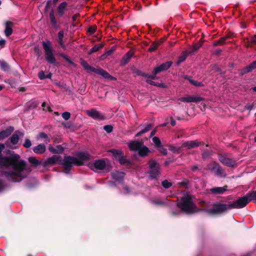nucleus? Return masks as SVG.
Listing matches in <instances>:
<instances>
[{"label": "nucleus", "mask_w": 256, "mask_h": 256, "mask_svg": "<svg viewBox=\"0 0 256 256\" xmlns=\"http://www.w3.org/2000/svg\"><path fill=\"white\" fill-rule=\"evenodd\" d=\"M106 161L108 160L104 159H100L94 160L92 162L88 164V167L93 171L97 172L98 170H103L106 166Z\"/></svg>", "instance_id": "obj_8"}, {"label": "nucleus", "mask_w": 256, "mask_h": 256, "mask_svg": "<svg viewBox=\"0 0 256 256\" xmlns=\"http://www.w3.org/2000/svg\"><path fill=\"white\" fill-rule=\"evenodd\" d=\"M50 4V2L49 0L47 2H46V8H48V7L49 6Z\"/></svg>", "instance_id": "obj_63"}, {"label": "nucleus", "mask_w": 256, "mask_h": 256, "mask_svg": "<svg viewBox=\"0 0 256 256\" xmlns=\"http://www.w3.org/2000/svg\"><path fill=\"white\" fill-rule=\"evenodd\" d=\"M256 68V60L252 62L248 66L246 67L244 69V72H250L252 70H254Z\"/></svg>", "instance_id": "obj_33"}, {"label": "nucleus", "mask_w": 256, "mask_h": 256, "mask_svg": "<svg viewBox=\"0 0 256 256\" xmlns=\"http://www.w3.org/2000/svg\"><path fill=\"white\" fill-rule=\"evenodd\" d=\"M64 148L61 146H58L56 148H50V150L54 153L61 154L64 152Z\"/></svg>", "instance_id": "obj_34"}, {"label": "nucleus", "mask_w": 256, "mask_h": 256, "mask_svg": "<svg viewBox=\"0 0 256 256\" xmlns=\"http://www.w3.org/2000/svg\"><path fill=\"white\" fill-rule=\"evenodd\" d=\"M60 156L56 155H54L46 159L44 162V166L47 165H54L58 162L60 160Z\"/></svg>", "instance_id": "obj_16"}, {"label": "nucleus", "mask_w": 256, "mask_h": 256, "mask_svg": "<svg viewBox=\"0 0 256 256\" xmlns=\"http://www.w3.org/2000/svg\"><path fill=\"white\" fill-rule=\"evenodd\" d=\"M172 64V62L171 61L166 62L156 67L152 72V75L150 76L152 79H156V75L162 72L168 70Z\"/></svg>", "instance_id": "obj_9"}, {"label": "nucleus", "mask_w": 256, "mask_h": 256, "mask_svg": "<svg viewBox=\"0 0 256 256\" xmlns=\"http://www.w3.org/2000/svg\"><path fill=\"white\" fill-rule=\"evenodd\" d=\"M150 76H148V79L146 80L148 84H149L151 85H153V86H157L161 87V88H166V85L163 83H158V82H154L153 80H152V79L150 77Z\"/></svg>", "instance_id": "obj_24"}, {"label": "nucleus", "mask_w": 256, "mask_h": 256, "mask_svg": "<svg viewBox=\"0 0 256 256\" xmlns=\"http://www.w3.org/2000/svg\"><path fill=\"white\" fill-rule=\"evenodd\" d=\"M104 44L102 43L96 44L90 49V50L88 52V54H90L92 53L98 51L100 48H102Z\"/></svg>", "instance_id": "obj_31"}, {"label": "nucleus", "mask_w": 256, "mask_h": 256, "mask_svg": "<svg viewBox=\"0 0 256 256\" xmlns=\"http://www.w3.org/2000/svg\"><path fill=\"white\" fill-rule=\"evenodd\" d=\"M23 146L26 148H29L32 146V142L29 139L26 138V139L24 142L23 144Z\"/></svg>", "instance_id": "obj_41"}, {"label": "nucleus", "mask_w": 256, "mask_h": 256, "mask_svg": "<svg viewBox=\"0 0 256 256\" xmlns=\"http://www.w3.org/2000/svg\"><path fill=\"white\" fill-rule=\"evenodd\" d=\"M42 107L44 108H46V103L45 102H43L42 104Z\"/></svg>", "instance_id": "obj_64"}, {"label": "nucleus", "mask_w": 256, "mask_h": 256, "mask_svg": "<svg viewBox=\"0 0 256 256\" xmlns=\"http://www.w3.org/2000/svg\"><path fill=\"white\" fill-rule=\"evenodd\" d=\"M0 66L1 69L7 71L10 69L8 64L4 61H0Z\"/></svg>", "instance_id": "obj_36"}, {"label": "nucleus", "mask_w": 256, "mask_h": 256, "mask_svg": "<svg viewBox=\"0 0 256 256\" xmlns=\"http://www.w3.org/2000/svg\"><path fill=\"white\" fill-rule=\"evenodd\" d=\"M184 78L188 80L190 82V83L193 84L194 86H202V84L201 82H199L198 81L192 79L190 76H184Z\"/></svg>", "instance_id": "obj_28"}, {"label": "nucleus", "mask_w": 256, "mask_h": 256, "mask_svg": "<svg viewBox=\"0 0 256 256\" xmlns=\"http://www.w3.org/2000/svg\"><path fill=\"white\" fill-rule=\"evenodd\" d=\"M28 161L30 163L34 166H37L40 164V162L34 157H30L28 158Z\"/></svg>", "instance_id": "obj_39"}, {"label": "nucleus", "mask_w": 256, "mask_h": 256, "mask_svg": "<svg viewBox=\"0 0 256 256\" xmlns=\"http://www.w3.org/2000/svg\"><path fill=\"white\" fill-rule=\"evenodd\" d=\"M48 136L44 132H41L39 134V138H47Z\"/></svg>", "instance_id": "obj_51"}, {"label": "nucleus", "mask_w": 256, "mask_h": 256, "mask_svg": "<svg viewBox=\"0 0 256 256\" xmlns=\"http://www.w3.org/2000/svg\"><path fill=\"white\" fill-rule=\"evenodd\" d=\"M252 196L256 198V192H254L252 194Z\"/></svg>", "instance_id": "obj_62"}, {"label": "nucleus", "mask_w": 256, "mask_h": 256, "mask_svg": "<svg viewBox=\"0 0 256 256\" xmlns=\"http://www.w3.org/2000/svg\"><path fill=\"white\" fill-rule=\"evenodd\" d=\"M104 129L108 133L112 132L113 128L110 125H106L104 126Z\"/></svg>", "instance_id": "obj_44"}, {"label": "nucleus", "mask_w": 256, "mask_h": 256, "mask_svg": "<svg viewBox=\"0 0 256 256\" xmlns=\"http://www.w3.org/2000/svg\"><path fill=\"white\" fill-rule=\"evenodd\" d=\"M202 46V44H195L192 48V50H191V52H196Z\"/></svg>", "instance_id": "obj_45"}, {"label": "nucleus", "mask_w": 256, "mask_h": 256, "mask_svg": "<svg viewBox=\"0 0 256 256\" xmlns=\"http://www.w3.org/2000/svg\"><path fill=\"white\" fill-rule=\"evenodd\" d=\"M70 116V114L68 112H64L62 114V117L65 120H68Z\"/></svg>", "instance_id": "obj_43"}, {"label": "nucleus", "mask_w": 256, "mask_h": 256, "mask_svg": "<svg viewBox=\"0 0 256 256\" xmlns=\"http://www.w3.org/2000/svg\"><path fill=\"white\" fill-rule=\"evenodd\" d=\"M248 198L244 196L239 198L236 200L232 204H229V208H240L244 207L248 203Z\"/></svg>", "instance_id": "obj_10"}, {"label": "nucleus", "mask_w": 256, "mask_h": 256, "mask_svg": "<svg viewBox=\"0 0 256 256\" xmlns=\"http://www.w3.org/2000/svg\"><path fill=\"white\" fill-rule=\"evenodd\" d=\"M33 151L36 154H42L46 151V146L44 144H40L33 148Z\"/></svg>", "instance_id": "obj_22"}, {"label": "nucleus", "mask_w": 256, "mask_h": 256, "mask_svg": "<svg viewBox=\"0 0 256 256\" xmlns=\"http://www.w3.org/2000/svg\"><path fill=\"white\" fill-rule=\"evenodd\" d=\"M80 64L84 68L85 70H86L88 72H95L105 78H112V76L104 70L101 68H95L92 66H91L90 65L88 64V63L84 60H80Z\"/></svg>", "instance_id": "obj_4"}, {"label": "nucleus", "mask_w": 256, "mask_h": 256, "mask_svg": "<svg viewBox=\"0 0 256 256\" xmlns=\"http://www.w3.org/2000/svg\"><path fill=\"white\" fill-rule=\"evenodd\" d=\"M162 185L164 188H168L172 186V184L167 180H165L162 182Z\"/></svg>", "instance_id": "obj_42"}, {"label": "nucleus", "mask_w": 256, "mask_h": 256, "mask_svg": "<svg viewBox=\"0 0 256 256\" xmlns=\"http://www.w3.org/2000/svg\"><path fill=\"white\" fill-rule=\"evenodd\" d=\"M6 44V40L4 39L0 40V46L2 48L4 47Z\"/></svg>", "instance_id": "obj_53"}, {"label": "nucleus", "mask_w": 256, "mask_h": 256, "mask_svg": "<svg viewBox=\"0 0 256 256\" xmlns=\"http://www.w3.org/2000/svg\"><path fill=\"white\" fill-rule=\"evenodd\" d=\"M152 124H146L144 128L143 129H142L140 132H138L136 134V136H140L141 134H144L146 132H148V131L150 130L152 128Z\"/></svg>", "instance_id": "obj_30"}, {"label": "nucleus", "mask_w": 256, "mask_h": 256, "mask_svg": "<svg viewBox=\"0 0 256 256\" xmlns=\"http://www.w3.org/2000/svg\"><path fill=\"white\" fill-rule=\"evenodd\" d=\"M230 209L229 208V204H214L212 208L208 209L207 212L210 214H218Z\"/></svg>", "instance_id": "obj_7"}, {"label": "nucleus", "mask_w": 256, "mask_h": 256, "mask_svg": "<svg viewBox=\"0 0 256 256\" xmlns=\"http://www.w3.org/2000/svg\"><path fill=\"white\" fill-rule=\"evenodd\" d=\"M156 165L157 163L154 160H151L149 162L150 174L152 179H156L158 176L159 170Z\"/></svg>", "instance_id": "obj_12"}, {"label": "nucleus", "mask_w": 256, "mask_h": 256, "mask_svg": "<svg viewBox=\"0 0 256 256\" xmlns=\"http://www.w3.org/2000/svg\"><path fill=\"white\" fill-rule=\"evenodd\" d=\"M219 160L223 164L229 167H232L236 164V161L234 158L226 154L220 156Z\"/></svg>", "instance_id": "obj_11"}, {"label": "nucleus", "mask_w": 256, "mask_h": 256, "mask_svg": "<svg viewBox=\"0 0 256 256\" xmlns=\"http://www.w3.org/2000/svg\"><path fill=\"white\" fill-rule=\"evenodd\" d=\"M16 133L18 134L20 136H24V134L22 132L17 131L16 132Z\"/></svg>", "instance_id": "obj_56"}, {"label": "nucleus", "mask_w": 256, "mask_h": 256, "mask_svg": "<svg viewBox=\"0 0 256 256\" xmlns=\"http://www.w3.org/2000/svg\"><path fill=\"white\" fill-rule=\"evenodd\" d=\"M188 56V54L186 52H184L182 55H181L180 56L178 57V62H177V64L178 65L180 64L181 62H183L186 59V57Z\"/></svg>", "instance_id": "obj_35"}, {"label": "nucleus", "mask_w": 256, "mask_h": 256, "mask_svg": "<svg viewBox=\"0 0 256 256\" xmlns=\"http://www.w3.org/2000/svg\"><path fill=\"white\" fill-rule=\"evenodd\" d=\"M14 23L12 22H6L5 23L4 34L6 36H9L12 33V27L13 26Z\"/></svg>", "instance_id": "obj_20"}, {"label": "nucleus", "mask_w": 256, "mask_h": 256, "mask_svg": "<svg viewBox=\"0 0 256 256\" xmlns=\"http://www.w3.org/2000/svg\"><path fill=\"white\" fill-rule=\"evenodd\" d=\"M64 36V32L63 30H60V32H58V42L59 44L60 45V46L64 49H65L66 46H65L64 42H63V40H62Z\"/></svg>", "instance_id": "obj_27"}, {"label": "nucleus", "mask_w": 256, "mask_h": 256, "mask_svg": "<svg viewBox=\"0 0 256 256\" xmlns=\"http://www.w3.org/2000/svg\"><path fill=\"white\" fill-rule=\"evenodd\" d=\"M52 76V74L50 72H48L46 75V78H50Z\"/></svg>", "instance_id": "obj_58"}, {"label": "nucleus", "mask_w": 256, "mask_h": 256, "mask_svg": "<svg viewBox=\"0 0 256 256\" xmlns=\"http://www.w3.org/2000/svg\"><path fill=\"white\" fill-rule=\"evenodd\" d=\"M68 6V4L66 2H63L59 4L57 8L58 14L59 16H62L64 14Z\"/></svg>", "instance_id": "obj_19"}, {"label": "nucleus", "mask_w": 256, "mask_h": 256, "mask_svg": "<svg viewBox=\"0 0 256 256\" xmlns=\"http://www.w3.org/2000/svg\"><path fill=\"white\" fill-rule=\"evenodd\" d=\"M78 16L77 15H74L72 16V18L73 21H76L77 19Z\"/></svg>", "instance_id": "obj_60"}, {"label": "nucleus", "mask_w": 256, "mask_h": 256, "mask_svg": "<svg viewBox=\"0 0 256 256\" xmlns=\"http://www.w3.org/2000/svg\"><path fill=\"white\" fill-rule=\"evenodd\" d=\"M124 190H125V194H128L130 192V189L128 187H125L124 188Z\"/></svg>", "instance_id": "obj_57"}, {"label": "nucleus", "mask_w": 256, "mask_h": 256, "mask_svg": "<svg viewBox=\"0 0 256 256\" xmlns=\"http://www.w3.org/2000/svg\"><path fill=\"white\" fill-rule=\"evenodd\" d=\"M96 30V27L95 26H90L88 29V32L90 34H94Z\"/></svg>", "instance_id": "obj_46"}, {"label": "nucleus", "mask_w": 256, "mask_h": 256, "mask_svg": "<svg viewBox=\"0 0 256 256\" xmlns=\"http://www.w3.org/2000/svg\"><path fill=\"white\" fill-rule=\"evenodd\" d=\"M130 150L138 151L140 156H146L149 152L148 148L143 145L142 142L138 141H132L128 144Z\"/></svg>", "instance_id": "obj_3"}, {"label": "nucleus", "mask_w": 256, "mask_h": 256, "mask_svg": "<svg viewBox=\"0 0 256 256\" xmlns=\"http://www.w3.org/2000/svg\"><path fill=\"white\" fill-rule=\"evenodd\" d=\"M108 184L109 187H111V188H114L116 186L114 182L112 181H109L108 183Z\"/></svg>", "instance_id": "obj_52"}, {"label": "nucleus", "mask_w": 256, "mask_h": 256, "mask_svg": "<svg viewBox=\"0 0 256 256\" xmlns=\"http://www.w3.org/2000/svg\"><path fill=\"white\" fill-rule=\"evenodd\" d=\"M19 140V136L18 134L16 132L14 134H12V136L10 138V142L14 145L18 143Z\"/></svg>", "instance_id": "obj_29"}, {"label": "nucleus", "mask_w": 256, "mask_h": 256, "mask_svg": "<svg viewBox=\"0 0 256 256\" xmlns=\"http://www.w3.org/2000/svg\"><path fill=\"white\" fill-rule=\"evenodd\" d=\"M86 113L94 119L100 120L104 118V116L98 111L94 108L87 110Z\"/></svg>", "instance_id": "obj_14"}, {"label": "nucleus", "mask_w": 256, "mask_h": 256, "mask_svg": "<svg viewBox=\"0 0 256 256\" xmlns=\"http://www.w3.org/2000/svg\"><path fill=\"white\" fill-rule=\"evenodd\" d=\"M160 152L164 155L167 154V150L164 148H160Z\"/></svg>", "instance_id": "obj_49"}, {"label": "nucleus", "mask_w": 256, "mask_h": 256, "mask_svg": "<svg viewBox=\"0 0 256 256\" xmlns=\"http://www.w3.org/2000/svg\"><path fill=\"white\" fill-rule=\"evenodd\" d=\"M156 133V131L155 130H152L151 132H150V136L152 137V136Z\"/></svg>", "instance_id": "obj_61"}, {"label": "nucleus", "mask_w": 256, "mask_h": 256, "mask_svg": "<svg viewBox=\"0 0 256 256\" xmlns=\"http://www.w3.org/2000/svg\"><path fill=\"white\" fill-rule=\"evenodd\" d=\"M150 202L152 204L156 205H163L166 204V202L160 200L158 198H153L150 200Z\"/></svg>", "instance_id": "obj_37"}, {"label": "nucleus", "mask_w": 256, "mask_h": 256, "mask_svg": "<svg viewBox=\"0 0 256 256\" xmlns=\"http://www.w3.org/2000/svg\"><path fill=\"white\" fill-rule=\"evenodd\" d=\"M112 178L116 181L121 182L125 176V174L122 172L115 171L111 174Z\"/></svg>", "instance_id": "obj_15"}, {"label": "nucleus", "mask_w": 256, "mask_h": 256, "mask_svg": "<svg viewBox=\"0 0 256 256\" xmlns=\"http://www.w3.org/2000/svg\"><path fill=\"white\" fill-rule=\"evenodd\" d=\"M112 152L115 156H117L118 160L120 164H124L128 162V160L121 154L122 153L120 151L113 150Z\"/></svg>", "instance_id": "obj_18"}, {"label": "nucleus", "mask_w": 256, "mask_h": 256, "mask_svg": "<svg viewBox=\"0 0 256 256\" xmlns=\"http://www.w3.org/2000/svg\"><path fill=\"white\" fill-rule=\"evenodd\" d=\"M132 52H128L122 58V64L124 65L127 64L132 57Z\"/></svg>", "instance_id": "obj_25"}, {"label": "nucleus", "mask_w": 256, "mask_h": 256, "mask_svg": "<svg viewBox=\"0 0 256 256\" xmlns=\"http://www.w3.org/2000/svg\"><path fill=\"white\" fill-rule=\"evenodd\" d=\"M161 44V42H153L148 48V51L150 52H153L156 50L158 46Z\"/></svg>", "instance_id": "obj_32"}, {"label": "nucleus", "mask_w": 256, "mask_h": 256, "mask_svg": "<svg viewBox=\"0 0 256 256\" xmlns=\"http://www.w3.org/2000/svg\"><path fill=\"white\" fill-rule=\"evenodd\" d=\"M226 186L216 187L210 189V192L214 194H223L226 190Z\"/></svg>", "instance_id": "obj_23"}, {"label": "nucleus", "mask_w": 256, "mask_h": 256, "mask_svg": "<svg viewBox=\"0 0 256 256\" xmlns=\"http://www.w3.org/2000/svg\"><path fill=\"white\" fill-rule=\"evenodd\" d=\"M14 130L12 126H9L0 132V140H2L11 134Z\"/></svg>", "instance_id": "obj_17"}, {"label": "nucleus", "mask_w": 256, "mask_h": 256, "mask_svg": "<svg viewBox=\"0 0 256 256\" xmlns=\"http://www.w3.org/2000/svg\"><path fill=\"white\" fill-rule=\"evenodd\" d=\"M152 142L157 146H160L161 144L160 140L156 136H154L152 138Z\"/></svg>", "instance_id": "obj_40"}, {"label": "nucleus", "mask_w": 256, "mask_h": 256, "mask_svg": "<svg viewBox=\"0 0 256 256\" xmlns=\"http://www.w3.org/2000/svg\"><path fill=\"white\" fill-rule=\"evenodd\" d=\"M6 82L9 84H10L12 86L13 84L14 83L12 81V80L8 79L6 81Z\"/></svg>", "instance_id": "obj_54"}, {"label": "nucleus", "mask_w": 256, "mask_h": 256, "mask_svg": "<svg viewBox=\"0 0 256 256\" xmlns=\"http://www.w3.org/2000/svg\"><path fill=\"white\" fill-rule=\"evenodd\" d=\"M201 142L198 140L188 141L184 143L183 146L188 148H192L198 146L200 145Z\"/></svg>", "instance_id": "obj_21"}, {"label": "nucleus", "mask_w": 256, "mask_h": 256, "mask_svg": "<svg viewBox=\"0 0 256 256\" xmlns=\"http://www.w3.org/2000/svg\"><path fill=\"white\" fill-rule=\"evenodd\" d=\"M6 187V186L4 181L0 180V192L4 191Z\"/></svg>", "instance_id": "obj_47"}, {"label": "nucleus", "mask_w": 256, "mask_h": 256, "mask_svg": "<svg viewBox=\"0 0 256 256\" xmlns=\"http://www.w3.org/2000/svg\"><path fill=\"white\" fill-rule=\"evenodd\" d=\"M178 206L186 214H192L196 212L197 209L193 202L192 197L188 194L184 195L180 200L178 199Z\"/></svg>", "instance_id": "obj_2"}, {"label": "nucleus", "mask_w": 256, "mask_h": 256, "mask_svg": "<svg viewBox=\"0 0 256 256\" xmlns=\"http://www.w3.org/2000/svg\"><path fill=\"white\" fill-rule=\"evenodd\" d=\"M50 18L52 26L54 28H56L58 27L57 21L56 19L54 11L53 10L50 13Z\"/></svg>", "instance_id": "obj_26"}, {"label": "nucleus", "mask_w": 256, "mask_h": 256, "mask_svg": "<svg viewBox=\"0 0 256 256\" xmlns=\"http://www.w3.org/2000/svg\"><path fill=\"white\" fill-rule=\"evenodd\" d=\"M207 169L216 176L223 178L226 176V174L221 166L215 162L208 164L207 165Z\"/></svg>", "instance_id": "obj_6"}, {"label": "nucleus", "mask_w": 256, "mask_h": 256, "mask_svg": "<svg viewBox=\"0 0 256 256\" xmlns=\"http://www.w3.org/2000/svg\"><path fill=\"white\" fill-rule=\"evenodd\" d=\"M78 158L66 156L64 157L62 164L66 170H70L73 166H82L84 162L90 158V156L85 152H80L77 154Z\"/></svg>", "instance_id": "obj_1"}, {"label": "nucleus", "mask_w": 256, "mask_h": 256, "mask_svg": "<svg viewBox=\"0 0 256 256\" xmlns=\"http://www.w3.org/2000/svg\"><path fill=\"white\" fill-rule=\"evenodd\" d=\"M42 44L46 54V60L50 64H55L56 63V59L54 56L50 41H43Z\"/></svg>", "instance_id": "obj_5"}, {"label": "nucleus", "mask_w": 256, "mask_h": 256, "mask_svg": "<svg viewBox=\"0 0 256 256\" xmlns=\"http://www.w3.org/2000/svg\"><path fill=\"white\" fill-rule=\"evenodd\" d=\"M38 78L40 80L46 78V74L43 71H41L38 74Z\"/></svg>", "instance_id": "obj_48"}, {"label": "nucleus", "mask_w": 256, "mask_h": 256, "mask_svg": "<svg viewBox=\"0 0 256 256\" xmlns=\"http://www.w3.org/2000/svg\"><path fill=\"white\" fill-rule=\"evenodd\" d=\"M170 124L172 126H174L176 124V121L174 120H172L170 121Z\"/></svg>", "instance_id": "obj_59"}, {"label": "nucleus", "mask_w": 256, "mask_h": 256, "mask_svg": "<svg viewBox=\"0 0 256 256\" xmlns=\"http://www.w3.org/2000/svg\"><path fill=\"white\" fill-rule=\"evenodd\" d=\"M226 39V38H222L214 42L213 44V45L214 46H218L219 45H222L223 44H224Z\"/></svg>", "instance_id": "obj_38"}, {"label": "nucleus", "mask_w": 256, "mask_h": 256, "mask_svg": "<svg viewBox=\"0 0 256 256\" xmlns=\"http://www.w3.org/2000/svg\"><path fill=\"white\" fill-rule=\"evenodd\" d=\"M60 56L62 57L64 60H66L68 62L72 63V62L70 60L68 56L64 54H61Z\"/></svg>", "instance_id": "obj_50"}, {"label": "nucleus", "mask_w": 256, "mask_h": 256, "mask_svg": "<svg viewBox=\"0 0 256 256\" xmlns=\"http://www.w3.org/2000/svg\"><path fill=\"white\" fill-rule=\"evenodd\" d=\"M179 100L182 102H196L202 100L203 98L196 96H188L186 97L180 98Z\"/></svg>", "instance_id": "obj_13"}, {"label": "nucleus", "mask_w": 256, "mask_h": 256, "mask_svg": "<svg viewBox=\"0 0 256 256\" xmlns=\"http://www.w3.org/2000/svg\"><path fill=\"white\" fill-rule=\"evenodd\" d=\"M198 168V166H191V169L193 171H196Z\"/></svg>", "instance_id": "obj_55"}]
</instances>
